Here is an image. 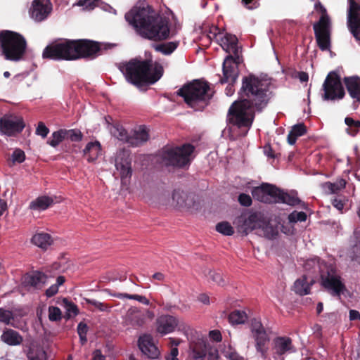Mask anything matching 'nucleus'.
Instances as JSON below:
<instances>
[{
  "label": "nucleus",
  "mask_w": 360,
  "mask_h": 360,
  "mask_svg": "<svg viewBox=\"0 0 360 360\" xmlns=\"http://www.w3.org/2000/svg\"><path fill=\"white\" fill-rule=\"evenodd\" d=\"M238 95V99L229 109V122L238 128H250L255 112H262L272 97L270 84L254 74H249L243 77Z\"/></svg>",
  "instance_id": "f257e3e1"
},
{
  "label": "nucleus",
  "mask_w": 360,
  "mask_h": 360,
  "mask_svg": "<svg viewBox=\"0 0 360 360\" xmlns=\"http://www.w3.org/2000/svg\"><path fill=\"white\" fill-rule=\"evenodd\" d=\"M125 19L144 39L162 41L176 34L169 15L160 14L148 5L134 6L125 14Z\"/></svg>",
  "instance_id": "f03ea898"
},
{
  "label": "nucleus",
  "mask_w": 360,
  "mask_h": 360,
  "mask_svg": "<svg viewBox=\"0 0 360 360\" xmlns=\"http://www.w3.org/2000/svg\"><path fill=\"white\" fill-rule=\"evenodd\" d=\"M100 51L99 44L89 39H63L47 45L42 57L53 60H76L95 58Z\"/></svg>",
  "instance_id": "7ed1b4c3"
},
{
  "label": "nucleus",
  "mask_w": 360,
  "mask_h": 360,
  "mask_svg": "<svg viewBox=\"0 0 360 360\" xmlns=\"http://www.w3.org/2000/svg\"><path fill=\"white\" fill-rule=\"evenodd\" d=\"M118 68L127 81L136 86L155 84L164 72L162 65L158 63L153 64L151 59L132 58L120 63Z\"/></svg>",
  "instance_id": "20e7f679"
},
{
  "label": "nucleus",
  "mask_w": 360,
  "mask_h": 360,
  "mask_svg": "<svg viewBox=\"0 0 360 360\" xmlns=\"http://www.w3.org/2000/svg\"><path fill=\"white\" fill-rule=\"evenodd\" d=\"M177 94L184 98L188 106L196 109L199 104L202 108L207 105L213 96L209 83L198 79L184 84L178 90Z\"/></svg>",
  "instance_id": "39448f33"
},
{
  "label": "nucleus",
  "mask_w": 360,
  "mask_h": 360,
  "mask_svg": "<svg viewBox=\"0 0 360 360\" xmlns=\"http://www.w3.org/2000/svg\"><path fill=\"white\" fill-rule=\"evenodd\" d=\"M237 228L239 232L245 235L255 231L256 234L269 239L274 238L278 234L276 227L270 224L260 213L241 216L237 220Z\"/></svg>",
  "instance_id": "423d86ee"
},
{
  "label": "nucleus",
  "mask_w": 360,
  "mask_h": 360,
  "mask_svg": "<svg viewBox=\"0 0 360 360\" xmlns=\"http://www.w3.org/2000/svg\"><path fill=\"white\" fill-rule=\"evenodd\" d=\"M0 45L6 59L18 60L25 52L27 43L21 34L13 31L3 30L0 32Z\"/></svg>",
  "instance_id": "0eeeda50"
},
{
  "label": "nucleus",
  "mask_w": 360,
  "mask_h": 360,
  "mask_svg": "<svg viewBox=\"0 0 360 360\" xmlns=\"http://www.w3.org/2000/svg\"><path fill=\"white\" fill-rule=\"evenodd\" d=\"M176 328L185 335H188L189 332L193 333V328L175 316L162 315L156 320V330L162 335L172 333Z\"/></svg>",
  "instance_id": "6e6552de"
},
{
  "label": "nucleus",
  "mask_w": 360,
  "mask_h": 360,
  "mask_svg": "<svg viewBox=\"0 0 360 360\" xmlns=\"http://www.w3.org/2000/svg\"><path fill=\"white\" fill-rule=\"evenodd\" d=\"M323 98L326 101L342 99L345 95L340 77L335 72L328 73L323 82Z\"/></svg>",
  "instance_id": "1a4fd4ad"
},
{
  "label": "nucleus",
  "mask_w": 360,
  "mask_h": 360,
  "mask_svg": "<svg viewBox=\"0 0 360 360\" xmlns=\"http://www.w3.org/2000/svg\"><path fill=\"white\" fill-rule=\"evenodd\" d=\"M189 340V355L194 360H203L207 354L208 345L205 337L193 329L186 335Z\"/></svg>",
  "instance_id": "9d476101"
},
{
  "label": "nucleus",
  "mask_w": 360,
  "mask_h": 360,
  "mask_svg": "<svg viewBox=\"0 0 360 360\" xmlns=\"http://www.w3.org/2000/svg\"><path fill=\"white\" fill-rule=\"evenodd\" d=\"M313 30L318 47L327 51L331 46V23H326L323 19L313 25Z\"/></svg>",
  "instance_id": "9b49d317"
},
{
  "label": "nucleus",
  "mask_w": 360,
  "mask_h": 360,
  "mask_svg": "<svg viewBox=\"0 0 360 360\" xmlns=\"http://www.w3.org/2000/svg\"><path fill=\"white\" fill-rule=\"evenodd\" d=\"M347 26L357 41H360V1L348 0Z\"/></svg>",
  "instance_id": "f8f14e48"
},
{
  "label": "nucleus",
  "mask_w": 360,
  "mask_h": 360,
  "mask_svg": "<svg viewBox=\"0 0 360 360\" xmlns=\"http://www.w3.org/2000/svg\"><path fill=\"white\" fill-rule=\"evenodd\" d=\"M210 33L213 34V38L221 46L226 52L232 53L235 57L238 58V39L231 34L226 33L222 35L219 29L217 26H213L210 29Z\"/></svg>",
  "instance_id": "ddd939ff"
},
{
  "label": "nucleus",
  "mask_w": 360,
  "mask_h": 360,
  "mask_svg": "<svg viewBox=\"0 0 360 360\" xmlns=\"http://www.w3.org/2000/svg\"><path fill=\"white\" fill-rule=\"evenodd\" d=\"M321 284L333 296L339 297L345 290L340 276L333 268L321 275Z\"/></svg>",
  "instance_id": "4468645a"
},
{
  "label": "nucleus",
  "mask_w": 360,
  "mask_h": 360,
  "mask_svg": "<svg viewBox=\"0 0 360 360\" xmlns=\"http://www.w3.org/2000/svg\"><path fill=\"white\" fill-rule=\"evenodd\" d=\"M25 127L22 117L5 115L0 119V130L7 136H15L20 133Z\"/></svg>",
  "instance_id": "2eb2a0df"
},
{
  "label": "nucleus",
  "mask_w": 360,
  "mask_h": 360,
  "mask_svg": "<svg viewBox=\"0 0 360 360\" xmlns=\"http://www.w3.org/2000/svg\"><path fill=\"white\" fill-rule=\"evenodd\" d=\"M251 333L255 342L257 351L262 356H265L267 350L266 345L269 342L270 338L260 321L257 319L252 321Z\"/></svg>",
  "instance_id": "dca6fc26"
},
{
  "label": "nucleus",
  "mask_w": 360,
  "mask_h": 360,
  "mask_svg": "<svg viewBox=\"0 0 360 360\" xmlns=\"http://www.w3.org/2000/svg\"><path fill=\"white\" fill-rule=\"evenodd\" d=\"M154 314L149 310L141 311L136 307L128 309L124 316V324L133 328H140L144 326L148 319L152 320Z\"/></svg>",
  "instance_id": "f3484780"
},
{
  "label": "nucleus",
  "mask_w": 360,
  "mask_h": 360,
  "mask_svg": "<svg viewBox=\"0 0 360 360\" xmlns=\"http://www.w3.org/2000/svg\"><path fill=\"white\" fill-rule=\"evenodd\" d=\"M223 77L220 79L221 84H234L238 77V68L233 56L228 55L223 63Z\"/></svg>",
  "instance_id": "a211bd4d"
},
{
  "label": "nucleus",
  "mask_w": 360,
  "mask_h": 360,
  "mask_svg": "<svg viewBox=\"0 0 360 360\" xmlns=\"http://www.w3.org/2000/svg\"><path fill=\"white\" fill-rule=\"evenodd\" d=\"M195 150L191 143L181 146H165L162 148L160 158H189Z\"/></svg>",
  "instance_id": "6ab92c4d"
},
{
  "label": "nucleus",
  "mask_w": 360,
  "mask_h": 360,
  "mask_svg": "<svg viewBox=\"0 0 360 360\" xmlns=\"http://www.w3.org/2000/svg\"><path fill=\"white\" fill-rule=\"evenodd\" d=\"M138 346L141 352L150 359H157L160 351L153 338L149 334H143L138 340Z\"/></svg>",
  "instance_id": "aec40b11"
},
{
  "label": "nucleus",
  "mask_w": 360,
  "mask_h": 360,
  "mask_svg": "<svg viewBox=\"0 0 360 360\" xmlns=\"http://www.w3.org/2000/svg\"><path fill=\"white\" fill-rule=\"evenodd\" d=\"M277 188L269 184H262L252 191V195L256 200L263 202H272L275 198Z\"/></svg>",
  "instance_id": "412c9836"
},
{
  "label": "nucleus",
  "mask_w": 360,
  "mask_h": 360,
  "mask_svg": "<svg viewBox=\"0 0 360 360\" xmlns=\"http://www.w3.org/2000/svg\"><path fill=\"white\" fill-rule=\"evenodd\" d=\"M51 9L49 0H34L32 5L31 17L35 21L41 22L48 17Z\"/></svg>",
  "instance_id": "4be33fe9"
},
{
  "label": "nucleus",
  "mask_w": 360,
  "mask_h": 360,
  "mask_svg": "<svg viewBox=\"0 0 360 360\" xmlns=\"http://www.w3.org/2000/svg\"><path fill=\"white\" fill-rule=\"evenodd\" d=\"M129 137V146H141L149 140V129L146 125H139L130 132Z\"/></svg>",
  "instance_id": "5701e85b"
},
{
  "label": "nucleus",
  "mask_w": 360,
  "mask_h": 360,
  "mask_svg": "<svg viewBox=\"0 0 360 360\" xmlns=\"http://www.w3.org/2000/svg\"><path fill=\"white\" fill-rule=\"evenodd\" d=\"M343 82L346 89L353 99V105L360 104V77L358 76L345 77Z\"/></svg>",
  "instance_id": "b1692460"
},
{
  "label": "nucleus",
  "mask_w": 360,
  "mask_h": 360,
  "mask_svg": "<svg viewBox=\"0 0 360 360\" xmlns=\"http://www.w3.org/2000/svg\"><path fill=\"white\" fill-rule=\"evenodd\" d=\"M46 281V276L41 272H34L27 275L23 281V285L30 290H39L43 288Z\"/></svg>",
  "instance_id": "393cba45"
},
{
  "label": "nucleus",
  "mask_w": 360,
  "mask_h": 360,
  "mask_svg": "<svg viewBox=\"0 0 360 360\" xmlns=\"http://www.w3.org/2000/svg\"><path fill=\"white\" fill-rule=\"evenodd\" d=\"M277 191L278 193H276L275 198H274V202H283L291 206H295L300 204H302V205H304V202H302V201L298 198L295 193H285L283 191L278 189V188Z\"/></svg>",
  "instance_id": "a878e982"
},
{
  "label": "nucleus",
  "mask_w": 360,
  "mask_h": 360,
  "mask_svg": "<svg viewBox=\"0 0 360 360\" xmlns=\"http://www.w3.org/2000/svg\"><path fill=\"white\" fill-rule=\"evenodd\" d=\"M274 352L278 355H283L287 352H293V346L290 338L278 337L274 340Z\"/></svg>",
  "instance_id": "bb28decb"
},
{
  "label": "nucleus",
  "mask_w": 360,
  "mask_h": 360,
  "mask_svg": "<svg viewBox=\"0 0 360 360\" xmlns=\"http://www.w3.org/2000/svg\"><path fill=\"white\" fill-rule=\"evenodd\" d=\"M172 200L180 207L190 208L194 205V196L181 191H174Z\"/></svg>",
  "instance_id": "cd10ccee"
},
{
  "label": "nucleus",
  "mask_w": 360,
  "mask_h": 360,
  "mask_svg": "<svg viewBox=\"0 0 360 360\" xmlns=\"http://www.w3.org/2000/svg\"><path fill=\"white\" fill-rule=\"evenodd\" d=\"M55 198L47 195L39 196L30 202L29 209L38 212L44 211L54 203Z\"/></svg>",
  "instance_id": "c85d7f7f"
},
{
  "label": "nucleus",
  "mask_w": 360,
  "mask_h": 360,
  "mask_svg": "<svg viewBox=\"0 0 360 360\" xmlns=\"http://www.w3.org/2000/svg\"><path fill=\"white\" fill-rule=\"evenodd\" d=\"M1 340L8 345L16 346L22 342L23 338L18 332L13 329L6 328L1 335Z\"/></svg>",
  "instance_id": "c756f323"
},
{
  "label": "nucleus",
  "mask_w": 360,
  "mask_h": 360,
  "mask_svg": "<svg viewBox=\"0 0 360 360\" xmlns=\"http://www.w3.org/2000/svg\"><path fill=\"white\" fill-rule=\"evenodd\" d=\"M314 281L312 279L307 280L305 276L297 278L293 285L294 292L300 295H305L310 293L311 286L313 285Z\"/></svg>",
  "instance_id": "7c9ffc66"
},
{
  "label": "nucleus",
  "mask_w": 360,
  "mask_h": 360,
  "mask_svg": "<svg viewBox=\"0 0 360 360\" xmlns=\"http://www.w3.org/2000/svg\"><path fill=\"white\" fill-rule=\"evenodd\" d=\"M53 241L51 235L44 232L35 233L31 239V242L34 245L43 250H47L52 245Z\"/></svg>",
  "instance_id": "2f4dec72"
},
{
  "label": "nucleus",
  "mask_w": 360,
  "mask_h": 360,
  "mask_svg": "<svg viewBox=\"0 0 360 360\" xmlns=\"http://www.w3.org/2000/svg\"><path fill=\"white\" fill-rule=\"evenodd\" d=\"M115 165L120 172L122 183L131 175V162L129 159H115Z\"/></svg>",
  "instance_id": "473e14b6"
},
{
  "label": "nucleus",
  "mask_w": 360,
  "mask_h": 360,
  "mask_svg": "<svg viewBox=\"0 0 360 360\" xmlns=\"http://www.w3.org/2000/svg\"><path fill=\"white\" fill-rule=\"evenodd\" d=\"M84 155L89 158H99L103 155L101 145L98 141L89 142L84 149Z\"/></svg>",
  "instance_id": "72a5a7b5"
},
{
  "label": "nucleus",
  "mask_w": 360,
  "mask_h": 360,
  "mask_svg": "<svg viewBox=\"0 0 360 360\" xmlns=\"http://www.w3.org/2000/svg\"><path fill=\"white\" fill-rule=\"evenodd\" d=\"M306 132L307 127L303 123H299L294 125L288 135V143L290 145L295 144L297 139L305 134Z\"/></svg>",
  "instance_id": "f704fd0d"
},
{
  "label": "nucleus",
  "mask_w": 360,
  "mask_h": 360,
  "mask_svg": "<svg viewBox=\"0 0 360 360\" xmlns=\"http://www.w3.org/2000/svg\"><path fill=\"white\" fill-rule=\"evenodd\" d=\"M179 45V41H175L161 44H155L152 46V47L157 52H160L164 55H170L177 49Z\"/></svg>",
  "instance_id": "c9c22d12"
},
{
  "label": "nucleus",
  "mask_w": 360,
  "mask_h": 360,
  "mask_svg": "<svg viewBox=\"0 0 360 360\" xmlns=\"http://www.w3.org/2000/svg\"><path fill=\"white\" fill-rule=\"evenodd\" d=\"M110 132L113 136L120 141L129 144V134H128L122 125L120 124H114L110 129Z\"/></svg>",
  "instance_id": "e433bc0d"
},
{
  "label": "nucleus",
  "mask_w": 360,
  "mask_h": 360,
  "mask_svg": "<svg viewBox=\"0 0 360 360\" xmlns=\"http://www.w3.org/2000/svg\"><path fill=\"white\" fill-rule=\"evenodd\" d=\"M191 159H162V164L168 167V170L171 171V168H186L191 163Z\"/></svg>",
  "instance_id": "4c0bfd02"
},
{
  "label": "nucleus",
  "mask_w": 360,
  "mask_h": 360,
  "mask_svg": "<svg viewBox=\"0 0 360 360\" xmlns=\"http://www.w3.org/2000/svg\"><path fill=\"white\" fill-rule=\"evenodd\" d=\"M104 291L105 292L108 293L110 295L120 298V299L128 298V299H131V300H135L145 305H149V304H150L149 300L145 296H143V295H130V294H127V293H115V292L112 293L110 292V290H108V289L104 290Z\"/></svg>",
  "instance_id": "58836bf2"
},
{
  "label": "nucleus",
  "mask_w": 360,
  "mask_h": 360,
  "mask_svg": "<svg viewBox=\"0 0 360 360\" xmlns=\"http://www.w3.org/2000/svg\"><path fill=\"white\" fill-rule=\"evenodd\" d=\"M345 184L346 181L341 179L335 183L326 182L322 184V188L327 194H331L338 193L339 191L343 189Z\"/></svg>",
  "instance_id": "ea45409f"
},
{
  "label": "nucleus",
  "mask_w": 360,
  "mask_h": 360,
  "mask_svg": "<svg viewBox=\"0 0 360 360\" xmlns=\"http://www.w3.org/2000/svg\"><path fill=\"white\" fill-rule=\"evenodd\" d=\"M345 123L348 127L346 129L348 134L354 136L358 134L360 129V120H354L351 117H346Z\"/></svg>",
  "instance_id": "a19ab883"
},
{
  "label": "nucleus",
  "mask_w": 360,
  "mask_h": 360,
  "mask_svg": "<svg viewBox=\"0 0 360 360\" xmlns=\"http://www.w3.org/2000/svg\"><path fill=\"white\" fill-rule=\"evenodd\" d=\"M247 319L248 316L244 311L235 310L229 315V321L233 325L244 323Z\"/></svg>",
  "instance_id": "79ce46f5"
},
{
  "label": "nucleus",
  "mask_w": 360,
  "mask_h": 360,
  "mask_svg": "<svg viewBox=\"0 0 360 360\" xmlns=\"http://www.w3.org/2000/svg\"><path fill=\"white\" fill-rule=\"evenodd\" d=\"M65 140V138L63 129H60L52 133L51 136L47 141V143L51 146L56 148Z\"/></svg>",
  "instance_id": "37998d69"
},
{
  "label": "nucleus",
  "mask_w": 360,
  "mask_h": 360,
  "mask_svg": "<svg viewBox=\"0 0 360 360\" xmlns=\"http://www.w3.org/2000/svg\"><path fill=\"white\" fill-rule=\"evenodd\" d=\"M65 140H70L71 141L78 142L83 138V134L80 130L77 129H63Z\"/></svg>",
  "instance_id": "c03bdc74"
},
{
  "label": "nucleus",
  "mask_w": 360,
  "mask_h": 360,
  "mask_svg": "<svg viewBox=\"0 0 360 360\" xmlns=\"http://www.w3.org/2000/svg\"><path fill=\"white\" fill-rule=\"evenodd\" d=\"M13 313L11 311L0 308V321L6 325H11L15 328H18L17 324L13 321Z\"/></svg>",
  "instance_id": "a18cd8bd"
},
{
  "label": "nucleus",
  "mask_w": 360,
  "mask_h": 360,
  "mask_svg": "<svg viewBox=\"0 0 360 360\" xmlns=\"http://www.w3.org/2000/svg\"><path fill=\"white\" fill-rule=\"evenodd\" d=\"M64 304V308L65 309V316L67 318H70L72 316H75L78 314L77 307L72 302L68 300V299L65 298L63 300Z\"/></svg>",
  "instance_id": "49530a36"
},
{
  "label": "nucleus",
  "mask_w": 360,
  "mask_h": 360,
  "mask_svg": "<svg viewBox=\"0 0 360 360\" xmlns=\"http://www.w3.org/2000/svg\"><path fill=\"white\" fill-rule=\"evenodd\" d=\"M84 301L86 302V303L94 306L96 309H98L100 311L109 312L112 309V306L107 304L104 302L97 301L94 299L84 298Z\"/></svg>",
  "instance_id": "de8ad7c7"
},
{
  "label": "nucleus",
  "mask_w": 360,
  "mask_h": 360,
  "mask_svg": "<svg viewBox=\"0 0 360 360\" xmlns=\"http://www.w3.org/2000/svg\"><path fill=\"white\" fill-rule=\"evenodd\" d=\"M216 230L225 236H231L233 233V229L231 224L226 221H223L217 224Z\"/></svg>",
  "instance_id": "09e8293b"
},
{
  "label": "nucleus",
  "mask_w": 360,
  "mask_h": 360,
  "mask_svg": "<svg viewBox=\"0 0 360 360\" xmlns=\"http://www.w3.org/2000/svg\"><path fill=\"white\" fill-rule=\"evenodd\" d=\"M30 360H46V354L41 347L33 349L28 356Z\"/></svg>",
  "instance_id": "8fccbe9b"
},
{
  "label": "nucleus",
  "mask_w": 360,
  "mask_h": 360,
  "mask_svg": "<svg viewBox=\"0 0 360 360\" xmlns=\"http://www.w3.org/2000/svg\"><path fill=\"white\" fill-rule=\"evenodd\" d=\"M314 8L316 12L321 13V17L319 20L323 19L326 23H331L330 18L327 13L326 8L322 5L320 1L315 4Z\"/></svg>",
  "instance_id": "3c124183"
},
{
  "label": "nucleus",
  "mask_w": 360,
  "mask_h": 360,
  "mask_svg": "<svg viewBox=\"0 0 360 360\" xmlns=\"http://www.w3.org/2000/svg\"><path fill=\"white\" fill-rule=\"evenodd\" d=\"M62 318L60 309L57 307L51 306L49 307V319L51 321H58Z\"/></svg>",
  "instance_id": "603ef678"
},
{
  "label": "nucleus",
  "mask_w": 360,
  "mask_h": 360,
  "mask_svg": "<svg viewBox=\"0 0 360 360\" xmlns=\"http://www.w3.org/2000/svg\"><path fill=\"white\" fill-rule=\"evenodd\" d=\"M290 222L296 223L297 221H304L307 219V214L304 212L294 211L288 216Z\"/></svg>",
  "instance_id": "864d4df0"
},
{
  "label": "nucleus",
  "mask_w": 360,
  "mask_h": 360,
  "mask_svg": "<svg viewBox=\"0 0 360 360\" xmlns=\"http://www.w3.org/2000/svg\"><path fill=\"white\" fill-rule=\"evenodd\" d=\"M207 277L209 281H211L219 285H222L224 284L222 276L219 272L209 271Z\"/></svg>",
  "instance_id": "5fc2aeb1"
},
{
  "label": "nucleus",
  "mask_w": 360,
  "mask_h": 360,
  "mask_svg": "<svg viewBox=\"0 0 360 360\" xmlns=\"http://www.w3.org/2000/svg\"><path fill=\"white\" fill-rule=\"evenodd\" d=\"M49 133V129L44 124V122H39L36 129V134L41 136L42 138H46Z\"/></svg>",
  "instance_id": "6e6d98bb"
},
{
  "label": "nucleus",
  "mask_w": 360,
  "mask_h": 360,
  "mask_svg": "<svg viewBox=\"0 0 360 360\" xmlns=\"http://www.w3.org/2000/svg\"><path fill=\"white\" fill-rule=\"evenodd\" d=\"M99 0H80L79 4L84 6L87 10L94 9L98 4Z\"/></svg>",
  "instance_id": "4d7b16f0"
},
{
  "label": "nucleus",
  "mask_w": 360,
  "mask_h": 360,
  "mask_svg": "<svg viewBox=\"0 0 360 360\" xmlns=\"http://www.w3.org/2000/svg\"><path fill=\"white\" fill-rule=\"evenodd\" d=\"M357 242L352 248L354 257L360 258V233H356Z\"/></svg>",
  "instance_id": "13d9d810"
},
{
  "label": "nucleus",
  "mask_w": 360,
  "mask_h": 360,
  "mask_svg": "<svg viewBox=\"0 0 360 360\" xmlns=\"http://www.w3.org/2000/svg\"><path fill=\"white\" fill-rule=\"evenodd\" d=\"M238 201L243 206H250L252 203V199L249 195L242 193L238 197Z\"/></svg>",
  "instance_id": "bf43d9fd"
},
{
  "label": "nucleus",
  "mask_w": 360,
  "mask_h": 360,
  "mask_svg": "<svg viewBox=\"0 0 360 360\" xmlns=\"http://www.w3.org/2000/svg\"><path fill=\"white\" fill-rule=\"evenodd\" d=\"M179 350L177 347L171 348L169 353L167 355V360H179Z\"/></svg>",
  "instance_id": "052dcab7"
},
{
  "label": "nucleus",
  "mask_w": 360,
  "mask_h": 360,
  "mask_svg": "<svg viewBox=\"0 0 360 360\" xmlns=\"http://www.w3.org/2000/svg\"><path fill=\"white\" fill-rule=\"evenodd\" d=\"M209 336L211 340L215 342H220L222 339L221 333L217 330H211L209 333Z\"/></svg>",
  "instance_id": "680f3d73"
},
{
  "label": "nucleus",
  "mask_w": 360,
  "mask_h": 360,
  "mask_svg": "<svg viewBox=\"0 0 360 360\" xmlns=\"http://www.w3.org/2000/svg\"><path fill=\"white\" fill-rule=\"evenodd\" d=\"M58 287L57 286V285L53 284L46 290V295L48 297H53L58 292Z\"/></svg>",
  "instance_id": "e2e57ef3"
},
{
  "label": "nucleus",
  "mask_w": 360,
  "mask_h": 360,
  "mask_svg": "<svg viewBox=\"0 0 360 360\" xmlns=\"http://www.w3.org/2000/svg\"><path fill=\"white\" fill-rule=\"evenodd\" d=\"M263 151L264 154L267 158H276L275 154L269 144H266L264 146Z\"/></svg>",
  "instance_id": "0e129e2a"
},
{
  "label": "nucleus",
  "mask_w": 360,
  "mask_h": 360,
  "mask_svg": "<svg viewBox=\"0 0 360 360\" xmlns=\"http://www.w3.org/2000/svg\"><path fill=\"white\" fill-rule=\"evenodd\" d=\"M77 333L79 336L86 335L87 333V326L84 323H79L77 326Z\"/></svg>",
  "instance_id": "69168bd1"
},
{
  "label": "nucleus",
  "mask_w": 360,
  "mask_h": 360,
  "mask_svg": "<svg viewBox=\"0 0 360 360\" xmlns=\"http://www.w3.org/2000/svg\"><path fill=\"white\" fill-rule=\"evenodd\" d=\"M11 158H25V152L20 148H15L13 150Z\"/></svg>",
  "instance_id": "338daca9"
},
{
  "label": "nucleus",
  "mask_w": 360,
  "mask_h": 360,
  "mask_svg": "<svg viewBox=\"0 0 360 360\" xmlns=\"http://www.w3.org/2000/svg\"><path fill=\"white\" fill-rule=\"evenodd\" d=\"M333 205L335 208H337V210L340 211H341L344 207V202L341 199L338 198L333 200Z\"/></svg>",
  "instance_id": "774afa93"
}]
</instances>
